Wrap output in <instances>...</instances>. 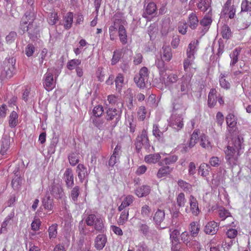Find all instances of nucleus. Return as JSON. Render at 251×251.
<instances>
[{
    "label": "nucleus",
    "mask_w": 251,
    "mask_h": 251,
    "mask_svg": "<svg viewBox=\"0 0 251 251\" xmlns=\"http://www.w3.org/2000/svg\"><path fill=\"white\" fill-rule=\"evenodd\" d=\"M192 76L191 74H186L180 78H178L177 75L171 74L168 76L166 83L168 86L171 84L170 87L173 92L175 91V89H176L178 92L181 93V96L185 95L189 96V94H191L192 91Z\"/></svg>",
    "instance_id": "nucleus-1"
},
{
    "label": "nucleus",
    "mask_w": 251,
    "mask_h": 251,
    "mask_svg": "<svg viewBox=\"0 0 251 251\" xmlns=\"http://www.w3.org/2000/svg\"><path fill=\"white\" fill-rule=\"evenodd\" d=\"M105 119L107 122H111L112 128L115 127L121 119L122 111L116 108H108L106 109Z\"/></svg>",
    "instance_id": "nucleus-6"
},
{
    "label": "nucleus",
    "mask_w": 251,
    "mask_h": 251,
    "mask_svg": "<svg viewBox=\"0 0 251 251\" xmlns=\"http://www.w3.org/2000/svg\"><path fill=\"white\" fill-rule=\"evenodd\" d=\"M22 179L21 176L17 175L13 178L11 182V185L15 190H18L21 187Z\"/></svg>",
    "instance_id": "nucleus-45"
},
{
    "label": "nucleus",
    "mask_w": 251,
    "mask_h": 251,
    "mask_svg": "<svg viewBox=\"0 0 251 251\" xmlns=\"http://www.w3.org/2000/svg\"><path fill=\"white\" fill-rule=\"evenodd\" d=\"M169 231L170 233V239L171 240L172 246L173 245H180V242H179V238L180 236V232L179 230L177 229H170Z\"/></svg>",
    "instance_id": "nucleus-20"
},
{
    "label": "nucleus",
    "mask_w": 251,
    "mask_h": 251,
    "mask_svg": "<svg viewBox=\"0 0 251 251\" xmlns=\"http://www.w3.org/2000/svg\"><path fill=\"white\" fill-rule=\"evenodd\" d=\"M155 65L159 70L160 74H163L165 71V62L162 59H157L155 61Z\"/></svg>",
    "instance_id": "nucleus-56"
},
{
    "label": "nucleus",
    "mask_w": 251,
    "mask_h": 251,
    "mask_svg": "<svg viewBox=\"0 0 251 251\" xmlns=\"http://www.w3.org/2000/svg\"><path fill=\"white\" fill-rule=\"evenodd\" d=\"M241 51V49L236 48L230 54V57L231 59V61L230 64V66L232 67L238 62V56Z\"/></svg>",
    "instance_id": "nucleus-33"
},
{
    "label": "nucleus",
    "mask_w": 251,
    "mask_h": 251,
    "mask_svg": "<svg viewBox=\"0 0 251 251\" xmlns=\"http://www.w3.org/2000/svg\"><path fill=\"white\" fill-rule=\"evenodd\" d=\"M189 201L190 206V211L193 215L197 216L200 212V210L199 208L198 202L196 198L193 195H190Z\"/></svg>",
    "instance_id": "nucleus-19"
},
{
    "label": "nucleus",
    "mask_w": 251,
    "mask_h": 251,
    "mask_svg": "<svg viewBox=\"0 0 251 251\" xmlns=\"http://www.w3.org/2000/svg\"><path fill=\"white\" fill-rule=\"evenodd\" d=\"M79 154L76 152H73L68 156L70 164L72 166H75L79 162Z\"/></svg>",
    "instance_id": "nucleus-42"
},
{
    "label": "nucleus",
    "mask_w": 251,
    "mask_h": 251,
    "mask_svg": "<svg viewBox=\"0 0 251 251\" xmlns=\"http://www.w3.org/2000/svg\"><path fill=\"white\" fill-rule=\"evenodd\" d=\"M25 52L27 57L32 56L35 52V47L34 45L31 43L28 44L25 48Z\"/></svg>",
    "instance_id": "nucleus-54"
},
{
    "label": "nucleus",
    "mask_w": 251,
    "mask_h": 251,
    "mask_svg": "<svg viewBox=\"0 0 251 251\" xmlns=\"http://www.w3.org/2000/svg\"><path fill=\"white\" fill-rule=\"evenodd\" d=\"M139 231L146 236L150 233V227L147 224H140L139 226Z\"/></svg>",
    "instance_id": "nucleus-59"
},
{
    "label": "nucleus",
    "mask_w": 251,
    "mask_h": 251,
    "mask_svg": "<svg viewBox=\"0 0 251 251\" xmlns=\"http://www.w3.org/2000/svg\"><path fill=\"white\" fill-rule=\"evenodd\" d=\"M199 21L195 11L189 14L188 20V25L190 28L192 29H196L199 25Z\"/></svg>",
    "instance_id": "nucleus-21"
},
{
    "label": "nucleus",
    "mask_w": 251,
    "mask_h": 251,
    "mask_svg": "<svg viewBox=\"0 0 251 251\" xmlns=\"http://www.w3.org/2000/svg\"><path fill=\"white\" fill-rule=\"evenodd\" d=\"M198 44L199 41L198 40L192 41L189 44L187 50V55H188L189 58H192L194 56L196 49Z\"/></svg>",
    "instance_id": "nucleus-31"
},
{
    "label": "nucleus",
    "mask_w": 251,
    "mask_h": 251,
    "mask_svg": "<svg viewBox=\"0 0 251 251\" xmlns=\"http://www.w3.org/2000/svg\"><path fill=\"white\" fill-rule=\"evenodd\" d=\"M158 32V26L156 23L151 24L148 28V33L150 37V39L153 40L156 37Z\"/></svg>",
    "instance_id": "nucleus-32"
},
{
    "label": "nucleus",
    "mask_w": 251,
    "mask_h": 251,
    "mask_svg": "<svg viewBox=\"0 0 251 251\" xmlns=\"http://www.w3.org/2000/svg\"><path fill=\"white\" fill-rule=\"evenodd\" d=\"M14 211H12L10 213L8 214V215L5 218V220L1 224V227L0 229V232L2 233L3 229H5L6 226L9 223V221L14 217Z\"/></svg>",
    "instance_id": "nucleus-55"
},
{
    "label": "nucleus",
    "mask_w": 251,
    "mask_h": 251,
    "mask_svg": "<svg viewBox=\"0 0 251 251\" xmlns=\"http://www.w3.org/2000/svg\"><path fill=\"white\" fill-rule=\"evenodd\" d=\"M133 196L132 195H127L122 201L121 204L118 207V209L119 211H122L128 206L133 201Z\"/></svg>",
    "instance_id": "nucleus-30"
},
{
    "label": "nucleus",
    "mask_w": 251,
    "mask_h": 251,
    "mask_svg": "<svg viewBox=\"0 0 251 251\" xmlns=\"http://www.w3.org/2000/svg\"><path fill=\"white\" fill-rule=\"evenodd\" d=\"M226 75L225 74H221L219 79L220 86L226 89H229L230 87V84L229 82L225 78Z\"/></svg>",
    "instance_id": "nucleus-49"
},
{
    "label": "nucleus",
    "mask_w": 251,
    "mask_h": 251,
    "mask_svg": "<svg viewBox=\"0 0 251 251\" xmlns=\"http://www.w3.org/2000/svg\"><path fill=\"white\" fill-rule=\"evenodd\" d=\"M212 11L210 9L203 18L200 21V24L203 27H208V28L212 22Z\"/></svg>",
    "instance_id": "nucleus-23"
},
{
    "label": "nucleus",
    "mask_w": 251,
    "mask_h": 251,
    "mask_svg": "<svg viewBox=\"0 0 251 251\" xmlns=\"http://www.w3.org/2000/svg\"><path fill=\"white\" fill-rule=\"evenodd\" d=\"M215 89H211L208 96V105L209 107H213L216 104L217 97Z\"/></svg>",
    "instance_id": "nucleus-25"
},
{
    "label": "nucleus",
    "mask_w": 251,
    "mask_h": 251,
    "mask_svg": "<svg viewBox=\"0 0 251 251\" xmlns=\"http://www.w3.org/2000/svg\"><path fill=\"white\" fill-rule=\"evenodd\" d=\"M200 145L203 148H206L210 146V143L208 140V137L204 134H202L201 136V143Z\"/></svg>",
    "instance_id": "nucleus-63"
},
{
    "label": "nucleus",
    "mask_w": 251,
    "mask_h": 251,
    "mask_svg": "<svg viewBox=\"0 0 251 251\" xmlns=\"http://www.w3.org/2000/svg\"><path fill=\"white\" fill-rule=\"evenodd\" d=\"M80 194V187L78 186H75L72 188L70 197L71 198L72 201L76 203L77 202L78 197Z\"/></svg>",
    "instance_id": "nucleus-35"
},
{
    "label": "nucleus",
    "mask_w": 251,
    "mask_h": 251,
    "mask_svg": "<svg viewBox=\"0 0 251 251\" xmlns=\"http://www.w3.org/2000/svg\"><path fill=\"white\" fill-rule=\"evenodd\" d=\"M176 202L179 207L184 206L186 199L185 198V195L183 193H180L178 194L176 198Z\"/></svg>",
    "instance_id": "nucleus-61"
},
{
    "label": "nucleus",
    "mask_w": 251,
    "mask_h": 251,
    "mask_svg": "<svg viewBox=\"0 0 251 251\" xmlns=\"http://www.w3.org/2000/svg\"><path fill=\"white\" fill-rule=\"evenodd\" d=\"M134 145L136 152L138 153L141 152L142 147L144 148L147 152L151 151V145L147 132L145 129H143L141 132L137 135L134 142Z\"/></svg>",
    "instance_id": "nucleus-3"
},
{
    "label": "nucleus",
    "mask_w": 251,
    "mask_h": 251,
    "mask_svg": "<svg viewBox=\"0 0 251 251\" xmlns=\"http://www.w3.org/2000/svg\"><path fill=\"white\" fill-rule=\"evenodd\" d=\"M219 43V48L218 49V52H217L216 56V58L215 61L216 62H219L220 56L223 53L224 51L225 45L224 43V41L222 39H220L218 41Z\"/></svg>",
    "instance_id": "nucleus-43"
},
{
    "label": "nucleus",
    "mask_w": 251,
    "mask_h": 251,
    "mask_svg": "<svg viewBox=\"0 0 251 251\" xmlns=\"http://www.w3.org/2000/svg\"><path fill=\"white\" fill-rule=\"evenodd\" d=\"M172 171V168H171L168 166H163L159 169L157 176L158 178H161L169 174Z\"/></svg>",
    "instance_id": "nucleus-36"
},
{
    "label": "nucleus",
    "mask_w": 251,
    "mask_h": 251,
    "mask_svg": "<svg viewBox=\"0 0 251 251\" xmlns=\"http://www.w3.org/2000/svg\"><path fill=\"white\" fill-rule=\"evenodd\" d=\"M197 6L198 9L201 12H205L207 10L208 11L210 9L212 11L209 0H199Z\"/></svg>",
    "instance_id": "nucleus-24"
},
{
    "label": "nucleus",
    "mask_w": 251,
    "mask_h": 251,
    "mask_svg": "<svg viewBox=\"0 0 251 251\" xmlns=\"http://www.w3.org/2000/svg\"><path fill=\"white\" fill-rule=\"evenodd\" d=\"M128 216V209L124 210L121 214V216L119 219L118 222L120 224H122V225L125 224L127 221Z\"/></svg>",
    "instance_id": "nucleus-57"
},
{
    "label": "nucleus",
    "mask_w": 251,
    "mask_h": 251,
    "mask_svg": "<svg viewBox=\"0 0 251 251\" xmlns=\"http://www.w3.org/2000/svg\"><path fill=\"white\" fill-rule=\"evenodd\" d=\"M76 172L77 176L81 183L85 182V185L88 181V176L90 171L88 170L86 167L82 164H79L76 167Z\"/></svg>",
    "instance_id": "nucleus-9"
},
{
    "label": "nucleus",
    "mask_w": 251,
    "mask_h": 251,
    "mask_svg": "<svg viewBox=\"0 0 251 251\" xmlns=\"http://www.w3.org/2000/svg\"><path fill=\"white\" fill-rule=\"evenodd\" d=\"M153 135L158 139V140H163V133L161 132L159 129V127L156 125H154L153 126V130H152Z\"/></svg>",
    "instance_id": "nucleus-51"
},
{
    "label": "nucleus",
    "mask_w": 251,
    "mask_h": 251,
    "mask_svg": "<svg viewBox=\"0 0 251 251\" xmlns=\"http://www.w3.org/2000/svg\"><path fill=\"white\" fill-rule=\"evenodd\" d=\"M181 214H172V225L177 228L179 226L180 218L181 217Z\"/></svg>",
    "instance_id": "nucleus-48"
},
{
    "label": "nucleus",
    "mask_w": 251,
    "mask_h": 251,
    "mask_svg": "<svg viewBox=\"0 0 251 251\" xmlns=\"http://www.w3.org/2000/svg\"><path fill=\"white\" fill-rule=\"evenodd\" d=\"M85 223L88 226H93L99 232L103 233L105 231L103 219L100 216L92 213L88 214L85 218Z\"/></svg>",
    "instance_id": "nucleus-5"
},
{
    "label": "nucleus",
    "mask_w": 251,
    "mask_h": 251,
    "mask_svg": "<svg viewBox=\"0 0 251 251\" xmlns=\"http://www.w3.org/2000/svg\"><path fill=\"white\" fill-rule=\"evenodd\" d=\"M177 157L176 155H171L167 157H166L163 159L160 163V166H163L164 165L168 166L174 163L176 161Z\"/></svg>",
    "instance_id": "nucleus-38"
},
{
    "label": "nucleus",
    "mask_w": 251,
    "mask_h": 251,
    "mask_svg": "<svg viewBox=\"0 0 251 251\" xmlns=\"http://www.w3.org/2000/svg\"><path fill=\"white\" fill-rule=\"evenodd\" d=\"M147 78L143 77L137 75L134 78L135 83L140 88H143L145 86V81H147Z\"/></svg>",
    "instance_id": "nucleus-39"
},
{
    "label": "nucleus",
    "mask_w": 251,
    "mask_h": 251,
    "mask_svg": "<svg viewBox=\"0 0 251 251\" xmlns=\"http://www.w3.org/2000/svg\"><path fill=\"white\" fill-rule=\"evenodd\" d=\"M243 139L242 138V140ZM239 137L233 138L225 150L226 162L229 168H232L238 164V157L243 148Z\"/></svg>",
    "instance_id": "nucleus-2"
},
{
    "label": "nucleus",
    "mask_w": 251,
    "mask_h": 251,
    "mask_svg": "<svg viewBox=\"0 0 251 251\" xmlns=\"http://www.w3.org/2000/svg\"><path fill=\"white\" fill-rule=\"evenodd\" d=\"M16 59L14 57L5 59L2 64V70L1 72L0 79L2 80L5 78H10L15 73V65Z\"/></svg>",
    "instance_id": "nucleus-4"
},
{
    "label": "nucleus",
    "mask_w": 251,
    "mask_h": 251,
    "mask_svg": "<svg viewBox=\"0 0 251 251\" xmlns=\"http://www.w3.org/2000/svg\"><path fill=\"white\" fill-rule=\"evenodd\" d=\"M124 77L122 74H118L115 80L116 89L120 92L124 83Z\"/></svg>",
    "instance_id": "nucleus-44"
},
{
    "label": "nucleus",
    "mask_w": 251,
    "mask_h": 251,
    "mask_svg": "<svg viewBox=\"0 0 251 251\" xmlns=\"http://www.w3.org/2000/svg\"><path fill=\"white\" fill-rule=\"evenodd\" d=\"M165 217V211L162 209H157L153 217V221L156 226L158 227L164 220Z\"/></svg>",
    "instance_id": "nucleus-17"
},
{
    "label": "nucleus",
    "mask_w": 251,
    "mask_h": 251,
    "mask_svg": "<svg viewBox=\"0 0 251 251\" xmlns=\"http://www.w3.org/2000/svg\"><path fill=\"white\" fill-rule=\"evenodd\" d=\"M198 131L195 130L191 135L189 143L188 144V147L190 148L193 147L196 143L197 142L198 139Z\"/></svg>",
    "instance_id": "nucleus-52"
},
{
    "label": "nucleus",
    "mask_w": 251,
    "mask_h": 251,
    "mask_svg": "<svg viewBox=\"0 0 251 251\" xmlns=\"http://www.w3.org/2000/svg\"><path fill=\"white\" fill-rule=\"evenodd\" d=\"M28 37L32 41H36L39 36V29L37 26L34 25L33 22H29V27L27 31Z\"/></svg>",
    "instance_id": "nucleus-13"
},
{
    "label": "nucleus",
    "mask_w": 251,
    "mask_h": 251,
    "mask_svg": "<svg viewBox=\"0 0 251 251\" xmlns=\"http://www.w3.org/2000/svg\"><path fill=\"white\" fill-rule=\"evenodd\" d=\"M218 230V224L214 221H211L205 225L204 231L207 234L214 235L216 233Z\"/></svg>",
    "instance_id": "nucleus-18"
},
{
    "label": "nucleus",
    "mask_w": 251,
    "mask_h": 251,
    "mask_svg": "<svg viewBox=\"0 0 251 251\" xmlns=\"http://www.w3.org/2000/svg\"><path fill=\"white\" fill-rule=\"evenodd\" d=\"M57 225L54 224L50 226L48 229L49 236L50 239H54L56 237L57 234Z\"/></svg>",
    "instance_id": "nucleus-46"
},
{
    "label": "nucleus",
    "mask_w": 251,
    "mask_h": 251,
    "mask_svg": "<svg viewBox=\"0 0 251 251\" xmlns=\"http://www.w3.org/2000/svg\"><path fill=\"white\" fill-rule=\"evenodd\" d=\"M81 61L80 59H72L67 64V67L69 70H72L80 65Z\"/></svg>",
    "instance_id": "nucleus-47"
},
{
    "label": "nucleus",
    "mask_w": 251,
    "mask_h": 251,
    "mask_svg": "<svg viewBox=\"0 0 251 251\" xmlns=\"http://www.w3.org/2000/svg\"><path fill=\"white\" fill-rule=\"evenodd\" d=\"M241 12H251V0H242L241 3Z\"/></svg>",
    "instance_id": "nucleus-50"
},
{
    "label": "nucleus",
    "mask_w": 251,
    "mask_h": 251,
    "mask_svg": "<svg viewBox=\"0 0 251 251\" xmlns=\"http://www.w3.org/2000/svg\"><path fill=\"white\" fill-rule=\"evenodd\" d=\"M163 49L164 50L163 57L166 61H169L172 57L171 49L169 47L163 48Z\"/></svg>",
    "instance_id": "nucleus-64"
},
{
    "label": "nucleus",
    "mask_w": 251,
    "mask_h": 251,
    "mask_svg": "<svg viewBox=\"0 0 251 251\" xmlns=\"http://www.w3.org/2000/svg\"><path fill=\"white\" fill-rule=\"evenodd\" d=\"M226 122L229 127H234L237 124L236 118L233 114H229L226 117Z\"/></svg>",
    "instance_id": "nucleus-41"
},
{
    "label": "nucleus",
    "mask_w": 251,
    "mask_h": 251,
    "mask_svg": "<svg viewBox=\"0 0 251 251\" xmlns=\"http://www.w3.org/2000/svg\"><path fill=\"white\" fill-rule=\"evenodd\" d=\"M107 242L106 236L104 234H99L95 240V247L98 250H102Z\"/></svg>",
    "instance_id": "nucleus-16"
},
{
    "label": "nucleus",
    "mask_w": 251,
    "mask_h": 251,
    "mask_svg": "<svg viewBox=\"0 0 251 251\" xmlns=\"http://www.w3.org/2000/svg\"><path fill=\"white\" fill-rule=\"evenodd\" d=\"M222 35L224 39H229L232 35L230 27L227 25H224L222 27Z\"/></svg>",
    "instance_id": "nucleus-40"
},
{
    "label": "nucleus",
    "mask_w": 251,
    "mask_h": 251,
    "mask_svg": "<svg viewBox=\"0 0 251 251\" xmlns=\"http://www.w3.org/2000/svg\"><path fill=\"white\" fill-rule=\"evenodd\" d=\"M103 108L101 105H99L95 106L93 110V115L95 117H100L103 113Z\"/></svg>",
    "instance_id": "nucleus-62"
},
{
    "label": "nucleus",
    "mask_w": 251,
    "mask_h": 251,
    "mask_svg": "<svg viewBox=\"0 0 251 251\" xmlns=\"http://www.w3.org/2000/svg\"><path fill=\"white\" fill-rule=\"evenodd\" d=\"M0 153L3 155L7 153V151L10 148V137L7 134L3 135L0 142Z\"/></svg>",
    "instance_id": "nucleus-11"
},
{
    "label": "nucleus",
    "mask_w": 251,
    "mask_h": 251,
    "mask_svg": "<svg viewBox=\"0 0 251 251\" xmlns=\"http://www.w3.org/2000/svg\"><path fill=\"white\" fill-rule=\"evenodd\" d=\"M118 35L120 40L123 45H125L127 43L126 31L122 25L119 26Z\"/></svg>",
    "instance_id": "nucleus-28"
},
{
    "label": "nucleus",
    "mask_w": 251,
    "mask_h": 251,
    "mask_svg": "<svg viewBox=\"0 0 251 251\" xmlns=\"http://www.w3.org/2000/svg\"><path fill=\"white\" fill-rule=\"evenodd\" d=\"M160 155L158 153L151 154L145 157V160L148 163H156L160 158Z\"/></svg>",
    "instance_id": "nucleus-37"
},
{
    "label": "nucleus",
    "mask_w": 251,
    "mask_h": 251,
    "mask_svg": "<svg viewBox=\"0 0 251 251\" xmlns=\"http://www.w3.org/2000/svg\"><path fill=\"white\" fill-rule=\"evenodd\" d=\"M92 122L94 125L99 129L101 130L103 128L104 121L99 119V117L94 118Z\"/></svg>",
    "instance_id": "nucleus-60"
},
{
    "label": "nucleus",
    "mask_w": 251,
    "mask_h": 251,
    "mask_svg": "<svg viewBox=\"0 0 251 251\" xmlns=\"http://www.w3.org/2000/svg\"><path fill=\"white\" fill-rule=\"evenodd\" d=\"M189 229L191 236L193 237H197L200 229V225L196 222H192L190 224Z\"/></svg>",
    "instance_id": "nucleus-29"
},
{
    "label": "nucleus",
    "mask_w": 251,
    "mask_h": 251,
    "mask_svg": "<svg viewBox=\"0 0 251 251\" xmlns=\"http://www.w3.org/2000/svg\"><path fill=\"white\" fill-rule=\"evenodd\" d=\"M64 179L68 189H71L74 185V176L71 168H67L64 174Z\"/></svg>",
    "instance_id": "nucleus-10"
},
{
    "label": "nucleus",
    "mask_w": 251,
    "mask_h": 251,
    "mask_svg": "<svg viewBox=\"0 0 251 251\" xmlns=\"http://www.w3.org/2000/svg\"><path fill=\"white\" fill-rule=\"evenodd\" d=\"M156 5L154 2H150L147 6L145 11L142 13V17L149 20V16L152 15L156 12Z\"/></svg>",
    "instance_id": "nucleus-14"
},
{
    "label": "nucleus",
    "mask_w": 251,
    "mask_h": 251,
    "mask_svg": "<svg viewBox=\"0 0 251 251\" xmlns=\"http://www.w3.org/2000/svg\"><path fill=\"white\" fill-rule=\"evenodd\" d=\"M150 187L148 185H143L135 190V193L139 197H146L150 193Z\"/></svg>",
    "instance_id": "nucleus-26"
},
{
    "label": "nucleus",
    "mask_w": 251,
    "mask_h": 251,
    "mask_svg": "<svg viewBox=\"0 0 251 251\" xmlns=\"http://www.w3.org/2000/svg\"><path fill=\"white\" fill-rule=\"evenodd\" d=\"M173 114H178L183 115L186 109V107L183 104L181 100H175L173 103Z\"/></svg>",
    "instance_id": "nucleus-12"
},
{
    "label": "nucleus",
    "mask_w": 251,
    "mask_h": 251,
    "mask_svg": "<svg viewBox=\"0 0 251 251\" xmlns=\"http://www.w3.org/2000/svg\"><path fill=\"white\" fill-rule=\"evenodd\" d=\"M42 205L44 208L49 210H52L54 206L53 199L51 198L49 194H47L42 199Z\"/></svg>",
    "instance_id": "nucleus-22"
},
{
    "label": "nucleus",
    "mask_w": 251,
    "mask_h": 251,
    "mask_svg": "<svg viewBox=\"0 0 251 251\" xmlns=\"http://www.w3.org/2000/svg\"><path fill=\"white\" fill-rule=\"evenodd\" d=\"M17 37V33L15 31H11L5 37V40L7 44H10L13 43Z\"/></svg>",
    "instance_id": "nucleus-58"
},
{
    "label": "nucleus",
    "mask_w": 251,
    "mask_h": 251,
    "mask_svg": "<svg viewBox=\"0 0 251 251\" xmlns=\"http://www.w3.org/2000/svg\"><path fill=\"white\" fill-rule=\"evenodd\" d=\"M50 195L56 200H62L65 197V194L61 183L54 181L49 187Z\"/></svg>",
    "instance_id": "nucleus-7"
},
{
    "label": "nucleus",
    "mask_w": 251,
    "mask_h": 251,
    "mask_svg": "<svg viewBox=\"0 0 251 251\" xmlns=\"http://www.w3.org/2000/svg\"><path fill=\"white\" fill-rule=\"evenodd\" d=\"M187 56V58L184 60L183 62L184 70L185 72H188L189 71L190 67L192 65L193 60L195 58L194 56L192 58H189L188 55Z\"/></svg>",
    "instance_id": "nucleus-53"
},
{
    "label": "nucleus",
    "mask_w": 251,
    "mask_h": 251,
    "mask_svg": "<svg viewBox=\"0 0 251 251\" xmlns=\"http://www.w3.org/2000/svg\"><path fill=\"white\" fill-rule=\"evenodd\" d=\"M64 23L63 24L65 29L68 30L72 26L73 22V13L72 12H68L66 16L63 17Z\"/></svg>",
    "instance_id": "nucleus-27"
},
{
    "label": "nucleus",
    "mask_w": 251,
    "mask_h": 251,
    "mask_svg": "<svg viewBox=\"0 0 251 251\" xmlns=\"http://www.w3.org/2000/svg\"><path fill=\"white\" fill-rule=\"evenodd\" d=\"M182 116V115L172 114L170 118V126L177 131L180 130L183 126V118Z\"/></svg>",
    "instance_id": "nucleus-8"
},
{
    "label": "nucleus",
    "mask_w": 251,
    "mask_h": 251,
    "mask_svg": "<svg viewBox=\"0 0 251 251\" xmlns=\"http://www.w3.org/2000/svg\"><path fill=\"white\" fill-rule=\"evenodd\" d=\"M45 80L44 82L45 88L48 91L51 90L54 86L52 74L47 71L45 75Z\"/></svg>",
    "instance_id": "nucleus-15"
},
{
    "label": "nucleus",
    "mask_w": 251,
    "mask_h": 251,
    "mask_svg": "<svg viewBox=\"0 0 251 251\" xmlns=\"http://www.w3.org/2000/svg\"><path fill=\"white\" fill-rule=\"evenodd\" d=\"M18 115L16 112L13 111L10 116L9 119V126L11 128L15 127L18 123Z\"/></svg>",
    "instance_id": "nucleus-34"
}]
</instances>
